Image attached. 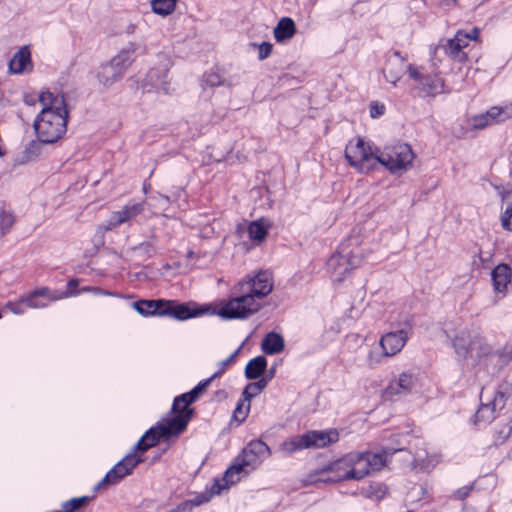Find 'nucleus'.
Listing matches in <instances>:
<instances>
[{
	"label": "nucleus",
	"instance_id": "cd10ccee",
	"mask_svg": "<svg viewBox=\"0 0 512 512\" xmlns=\"http://www.w3.org/2000/svg\"><path fill=\"white\" fill-rule=\"evenodd\" d=\"M98 79L104 86L111 85L114 81L119 79L122 74L119 72V68L113 66L110 62L102 65L98 71Z\"/></svg>",
	"mask_w": 512,
	"mask_h": 512
},
{
	"label": "nucleus",
	"instance_id": "9d476101",
	"mask_svg": "<svg viewBox=\"0 0 512 512\" xmlns=\"http://www.w3.org/2000/svg\"><path fill=\"white\" fill-rule=\"evenodd\" d=\"M238 290L250 294L262 306L266 298L273 290V279L268 271H259L253 277H247L240 281Z\"/></svg>",
	"mask_w": 512,
	"mask_h": 512
},
{
	"label": "nucleus",
	"instance_id": "473e14b6",
	"mask_svg": "<svg viewBox=\"0 0 512 512\" xmlns=\"http://www.w3.org/2000/svg\"><path fill=\"white\" fill-rule=\"evenodd\" d=\"M177 0H151V7L154 13L167 16L176 8Z\"/></svg>",
	"mask_w": 512,
	"mask_h": 512
},
{
	"label": "nucleus",
	"instance_id": "4c0bfd02",
	"mask_svg": "<svg viewBox=\"0 0 512 512\" xmlns=\"http://www.w3.org/2000/svg\"><path fill=\"white\" fill-rule=\"evenodd\" d=\"M167 74H168V69L165 68L163 73H162V76L161 78L158 77L157 75V72L154 71L153 69L149 72L148 74V80L155 86L158 87V84H166V81L165 79L167 78Z\"/></svg>",
	"mask_w": 512,
	"mask_h": 512
},
{
	"label": "nucleus",
	"instance_id": "4468645a",
	"mask_svg": "<svg viewBox=\"0 0 512 512\" xmlns=\"http://www.w3.org/2000/svg\"><path fill=\"white\" fill-rule=\"evenodd\" d=\"M512 118V105L491 107L486 113L476 115L470 119L471 127L479 130L498 124Z\"/></svg>",
	"mask_w": 512,
	"mask_h": 512
},
{
	"label": "nucleus",
	"instance_id": "1a4fd4ad",
	"mask_svg": "<svg viewBox=\"0 0 512 512\" xmlns=\"http://www.w3.org/2000/svg\"><path fill=\"white\" fill-rule=\"evenodd\" d=\"M407 72L416 84V89L421 96L434 97L445 92L444 80L437 74H428L423 67L410 64Z\"/></svg>",
	"mask_w": 512,
	"mask_h": 512
},
{
	"label": "nucleus",
	"instance_id": "4be33fe9",
	"mask_svg": "<svg viewBox=\"0 0 512 512\" xmlns=\"http://www.w3.org/2000/svg\"><path fill=\"white\" fill-rule=\"evenodd\" d=\"M31 67L30 51L27 47L21 48L11 59L9 69L12 73L19 74Z\"/></svg>",
	"mask_w": 512,
	"mask_h": 512
},
{
	"label": "nucleus",
	"instance_id": "c9c22d12",
	"mask_svg": "<svg viewBox=\"0 0 512 512\" xmlns=\"http://www.w3.org/2000/svg\"><path fill=\"white\" fill-rule=\"evenodd\" d=\"M86 497L73 498L69 501H66L63 505V512H73L83 506L86 502Z\"/></svg>",
	"mask_w": 512,
	"mask_h": 512
},
{
	"label": "nucleus",
	"instance_id": "bb28decb",
	"mask_svg": "<svg viewBox=\"0 0 512 512\" xmlns=\"http://www.w3.org/2000/svg\"><path fill=\"white\" fill-rule=\"evenodd\" d=\"M135 310L142 315H153L163 309L164 300H140L133 303Z\"/></svg>",
	"mask_w": 512,
	"mask_h": 512
},
{
	"label": "nucleus",
	"instance_id": "09e8293b",
	"mask_svg": "<svg viewBox=\"0 0 512 512\" xmlns=\"http://www.w3.org/2000/svg\"><path fill=\"white\" fill-rule=\"evenodd\" d=\"M254 384L259 388V391L261 392L267 385V381L264 379H261L257 382H254Z\"/></svg>",
	"mask_w": 512,
	"mask_h": 512
},
{
	"label": "nucleus",
	"instance_id": "3c124183",
	"mask_svg": "<svg viewBox=\"0 0 512 512\" xmlns=\"http://www.w3.org/2000/svg\"><path fill=\"white\" fill-rule=\"evenodd\" d=\"M486 410H488V406L480 408L476 414L477 418H479Z\"/></svg>",
	"mask_w": 512,
	"mask_h": 512
},
{
	"label": "nucleus",
	"instance_id": "7c9ffc66",
	"mask_svg": "<svg viewBox=\"0 0 512 512\" xmlns=\"http://www.w3.org/2000/svg\"><path fill=\"white\" fill-rule=\"evenodd\" d=\"M443 48L445 53L455 61L466 62L468 60L467 54L461 50L459 43H457L454 37L448 39Z\"/></svg>",
	"mask_w": 512,
	"mask_h": 512
},
{
	"label": "nucleus",
	"instance_id": "4d7b16f0",
	"mask_svg": "<svg viewBox=\"0 0 512 512\" xmlns=\"http://www.w3.org/2000/svg\"><path fill=\"white\" fill-rule=\"evenodd\" d=\"M164 84H158V86H162V89H165V86H163Z\"/></svg>",
	"mask_w": 512,
	"mask_h": 512
},
{
	"label": "nucleus",
	"instance_id": "6e6552de",
	"mask_svg": "<svg viewBox=\"0 0 512 512\" xmlns=\"http://www.w3.org/2000/svg\"><path fill=\"white\" fill-rule=\"evenodd\" d=\"M414 153L407 144H396L386 147L378 156V163L387 167L391 172L407 170L412 166Z\"/></svg>",
	"mask_w": 512,
	"mask_h": 512
},
{
	"label": "nucleus",
	"instance_id": "a18cd8bd",
	"mask_svg": "<svg viewBox=\"0 0 512 512\" xmlns=\"http://www.w3.org/2000/svg\"><path fill=\"white\" fill-rule=\"evenodd\" d=\"M205 83L209 86H216L220 84L219 76L216 74H207L205 76Z\"/></svg>",
	"mask_w": 512,
	"mask_h": 512
},
{
	"label": "nucleus",
	"instance_id": "5fc2aeb1",
	"mask_svg": "<svg viewBox=\"0 0 512 512\" xmlns=\"http://www.w3.org/2000/svg\"><path fill=\"white\" fill-rule=\"evenodd\" d=\"M193 256H194V252L193 251H188L187 258H192Z\"/></svg>",
	"mask_w": 512,
	"mask_h": 512
},
{
	"label": "nucleus",
	"instance_id": "0eeeda50",
	"mask_svg": "<svg viewBox=\"0 0 512 512\" xmlns=\"http://www.w3.org/2000/svg\"><path fill=\"white\" fill-rule=\"evenodd\" d=\"M361 258L347 248L333 254L327 262V270L333 282H341L359 266Z\"/></svg>",
	"mask_w": 512,
	"mask_h": 512
},
{
	"label": "nucleus",
	"instance_id": "2f4dec72",
	"mask_svg": "<svg viewBox=\"0 0 512 512\" xmlns=\"http://www.w3.org/2000/svg\"><path fill=\"white\" fill-rule=\"evenodd\" d=\"M134 51L135 48L131 45L128 49L120 51L114 58H112L110 63L116 68H119V72L123 74L124 70L131 62L130 55Z\"/></svg>",
	"mask_w": 512,
	"mask_h": 512
},
{
	"label": "nucleus",
	"instance_id": "49530a36",
	"mask_svg": "<svg viewBox=\"0 0 512 512\" xmlns=\"http://www.w3.org/2000/svg\"><path fill=\"white\" fill-rule=\"evenodd\" d=\"M480 30L479 28H473L469 33H466L467 40L477 41L479 39Z\"/></svg>",
	"mask_w": 512,
	"mask_h": 512
},
{
	"label": "nucleus",
	"instance_id": "393cba45",
	"mask_svg": "<svg viewBox=\"0 0 512 512\" xmlns=\"http://www.w3.org/2000/svg\"><path fill=\"white\" fill-rule=\"evenodd\" d=\"M237 353L238 351L232 354L226 361L222 362V367L218 372L214 373L209 379L200 382L192 391L182 394L179 400L184 401L186 398H188V401L194 402L198 398L199 394L207 387L210 381L223 372L225 365L230 363L232 359L237 355Z\"/></svg>",
	"mask_w": 512,
	"mask_h": 512
},
{
	"label": "nucleus",
	"instance_id": "ea45409f",
	"mask_svg": "<svg viewBox=\"0 0 512 512\" xmlns=\"http://www.w3.org/2000/svg\"><path fill=\"white\" fill-rule=\"evenodd\" d=\"M14 223V217L11 213H7L2 211L0 213V228L2 230H8L12 227Z\"/></svg>",
	"mask_w": 512,
	"mask_h": 512
},
{
	"label": "nucleus",
	"instance_id": "79ce46f5",
	"mask_svg": "<svg viewBox=\"0 0 512 512\" xmlns=\"http://www.w3.org/2000/svg\"><path fill=\"white\" fill-rule=\"evenodd\" d=\"M455 40L457 43H459V46L461 47V50L468 46L469 40H467L466 32L460 30L458 31L455 36Z\"/></svg>",
	"mask_w": 512,
	"mask_h": 512
},
{
	"label": "nucleus",
	"instance_id": "ddd939ff",
	"mask_svg": "<svg viewBox=\"0 0 512 512\" xmlns=\"http://www.w3.org/2000/svg\"><path fill=\"white\" fill-rule=\"evenodd\" d=\"M180 398L181 395L174 400L172 406L174 416L166 421L167 427L162 428V434L164 435H178L186 428L191 418L192 410L189 408V405L193 403V401H188V398L181 401L179 400Z\"/></svg>",
	"mask_w": 512,
	"mask_h": 512
},
{
	"label": "nucleus",
	"instance_id": "20e7f679",
	"mask_svg": "<svg viewBox=\"0 0 512 512\" xmlns=\"http://www.w3.org/2000/svg\"><path fill=\"white\" fill-rule=\"evenodd\" d=\"M262 306L250 294L238 290L234 286L233 296L221 303L217 315L224 319H246L257 313Z\"/></svg>",
	"mask_w": 512,
	"mask_h": 512
},
{
	"label": "nucleus",
	"instance_id": "864d4df0",
	"mask_svg": "<svg viewBox=\"0 0 512 512\" xmlns=\"http://www.w3.org/2000/svg\"><path fill=\"white\" fill-rule=\"evenodd\" d=\"M44 294H45V290L38 291V292H35V293L33 294V297H34V296H38V295H44Z\"/></svg>",
	"mask_w": 512,
	"mask_h": 512
},
{
	"label": "nucleus",
	"instance_id": "603ef678",
	"mask_svg": "<svg viewBox=\"0 0 512 512\" xmlns=\"http://www.w3.org/2000/svg\"><path fill=\"white\" fill-rule=\"evenodd\" d=\"M511 431V427H508L507 432L501 437L502 439H505L508 437L509 433Z\"/></svg>",
	"mask_w": 512,
	"mask_h": 512
},
{
	"label": "nucleus",
	"instance_id": "a211bd4d",
	"mask_svg": "<svg viewBox=\"0 0 512 512\" xmlns=\"http://www.w3.org/2000/svg\"><path fill=\"white\" fill-rule=\"evenodd\" d=\"M414 384V378L411 374L402 373L399 378L392 381L385 389L383 396L391 399L394 396L409 392Z\"/></svg>",
	"mask_w": 512,
	"mask_h": 512
},
{
	"label": "nucleus",
	"instance_id": "c756f323",
	"mask_svg": "<svg viewBox=\"0 0 512 512\" xmlns=\"http://www.w3.org/2000/svg\"><path fill=\"white\" fill-rule=\"evenodd\" d=\"M268 227L269 225L263 219L251 222L248 226L250 239L262 242L267 236Z\"/></svg>",
	"mask_w": 512,
	"mask_h": 512
},
{
	"label": "nucleus",
	"instance_id": "f257e3e1",
	"mask_svg": "<svg viewBox=\"0 0 512 512\" xmlns=\"http://www.w3.org/2000/svg\"><path fill=\"white\" fill-rule=\"evenodd\" d=\"M385 465L381 454L350 453L309 473L303 480L306 485L318 482L332 483L347 480L359 481Z\"/></svg>",
	"mask_w": 512,
	"mask_h": 512
},
{
	"label": "nucleus",
	"instance_id": "58836bf2",
	"mask_svg": "<svg viewBox=\"0 0 512 512\" xmlns=\"http://www.w3.org/2000/svg\"><path fill=\"white\" fill-rule=\"evenodd\" d=\"M249 408H250L249 403L245 407H244V403L238 404L233 413L234 419L237 420L238 422L244 421L247 416Z\"/></svg>",
	"mask_w": 512,
	"mask_h": 512
},
{
	"label": "nucleus",
	"instance_id": "37998d69",
	"mask_svg": "<svg viewBox=\"0 0 512 512\" xmlns=\"http://www.w3.org/2000/svg\"><path fill=\"white\" fill-rule=\"evenodd\" d=\"M385 107L382 104L374 103L370 107V114L372 117H377L384 113Z\"/></svg>",
	"mask_w": 512,
	"mask_h": 512
},
{
	"label": "nucleus",
	"instance_id": "39448f33",
	"mask_svg": "<svg viewBox=\"0 0 512 512\" xmlns=\"http://www.w3.org/2000/svg\"><path fill=\"white\" fill-rule=\"evenodd\" d=\"M337 440L338 433L334 430L310 431L283 442L281 449L286 453H293L301 449H319Z\"/></svg>",
	"mask_w": 512,
	"mask_h": 512
},
{
	"label": "nucleus",
	"instance_id": "b1692460",
	"mask_svg": "<svg viewBox=\"0 0 512 512\" xmlns=\"http://www.w3.org/2000/svg\"><path fill=\"white\" fill-rule=\"evenodd\" d=\"M440 461V456L438 454L428 455L425 450H419L416 452L413 468L419 471H428L435 467V465Z\"/></svg>",
	"mask_w": 512,
	"mask_h": 512
},
{
	"label": "nucleus",
	"instance_id": "c03bdc74",
	"mask_svg": "<svg viewBox=\"0 0 512 512\" xmlns=\"http://www.w3.org/2000/svg\"><path fill=\"white\" fill-rule=\"evenodd\" d=\"M272 45L269 43H263L259 49L260 59H265L271 53Z\"/></svg>",
	"mask_w": 512,
	"mask_h": 512
},
{
	"label": "nucleus",
	"instance_id": "e433bc0d",
	"mask_svg": "<svg viewBox=\"0 0 512 512\" xmlns=\"http://www.w3.org/2000/svg\"><path fill=\"white\" fill-rule=\"evenodd\" d=\"M512 360V343L507 344L503 347V349L500 352H497V363L499 364H506Z\"/></svg>",
	"mask_w": 512,
	"mask_h": 512
},
{
	"label": "nucleus",
	"instance_id": "aec40b11",
	"mask_svg": "<svg viewBox=\"0 0 512 512\" xmlns=\"http://www.w3.org/2000/svg\"><path fill=\"white\" fill-rule=\"evenodd\" d=\"M492 281L496 292L504 293L511 282V269L506 264H499L492 271Z\"/></svg>",
	"mask_w": 512,
	"mask_h": 512
},
{
	"label": "nucleus",
	"instance_id": "f3484780",
	"mask_svg": "<svg viewBox=\"0 0 512 512\" xmlns=\"http://www.w3.org/2000/svg\"><path fill=\"white\" fill-rule=\"evenodd\" d=\"M203 312V309L191 310L184 304H176L173 301L164 300V306L163 309L159 311V315H170L179 320H186L188 318L200 315Z\"/></svg>",
	"mask_w": 512,
	"mask_h": 512
},
{
	"label": "nucleus",
	"instance_id": "412c9836",
	"mask_svg": "<svg viewBox=\"0 0 512 512\" xmlns=\"http://www.w3.org/2000/svg\"><path fill=\"white\" fill-rule=\"evenodd\" d=\"M404 70V59L395 52L393 57L389 59L387 67L384 69V75L387 81L396 84Z\"/></svg>",
	"mask_w": 512,
	"mask_h": 512
},
{
	"label": "nucleus",
	"instance_id": "7ed1b4c3",
	"mask_svg": "<svg viewBox=\"0 0 512 512\" xmlns=\"http://www.w3.org/2000/svg\"><path fill=\"white\" fill-rule=\"evenodd\" d=\"M453 347L456 354L470 367H488L497 361V352L493 350L488 340L479 334L461 331L455 337Z\"/></svg>",
	"mask_w": 512,
	"mask_h": 512
},
{
	"label": "nucleus",
	"instance_id": "8fccbe9b",
	"mask_svg": "<svg viewBox=\"0 0 512 512\" xmlns=\"http://www.w3.org/2000/svg\"><path fill=\"white\" fill-rule=\"evenodd\" d=\"M24 302L27 304V306L31 307V308H35V307H39L40 305L36 304L34 301H33V297H29V298H26L24 300Z\"/></svg>",
	"mask_w": 512,
	"mask_h": 512
},
{
	"label": "nucleus",
	"instance_id": "6ab92c4d",
	"mask_svg": "<svg viewBox=\"0 0 512 512\" xmlns=\"http://www.w3.org/2000/svg\"><path fill=\"white\" fill-rule=\"evenodd\" d=\"M166 427H167V424L165 422V423H161L158 426L153 427L150 430H148L141 437V439L137 442V444L135 446V450L144 452V451L148 450L149 448L153 447L154 445H156L160 438L170 437L171 435L162 434V428H166Z\"/></svg>",
	"mask_w": 512,
	"mask_h": 512
},
{
	"label": "nucleus",
	"instance_id": "f8f14e48",
	"mask_svg": "<svg viewBox=\"0 0 512 512\" xmlns=\"http://www.w3.org/2000/svg\"><path fill=\"white\" fill-rule=\"evenodd\" d=\"M408 335L404 330L389 332L383 335L379 341L382 354L371 351L368 355L370 365L379 363L384 357H391L399 353L405 346Z\"/></svg>",
	"mask_w": 512,
	"mask_h": 512
},
{
	"label": "nucleus",
	"instance_id": "f704fd0d",
	"mask_svg": "<svg viewBox=\"0 0 512 512\" xmlns=\"http://www.w3.org/2000/svg\"><path fill=\"white\" fill-rule=\"evenodd\" d=\"M243 451L246 452V455H249L251 453L259 460H262L265 456L269 454V447L264 442L256 440L250 442L249 445Z\"/></svg>",
	"mask_w": 512,
	"mask_h": 512
},
{
	"label": "nucleus",
	"instance_id": "6e6d98bb",
	"mask_svg": "<svg viewBox=\"0 0 512 512\" xmlns=\"http://www.w3.org/2000/svg\"><path fill=\"white\" fill-rule=\"evenodd\" d=\"M148 190V187L144 186V192L146 193Z\"/></svg>",
	"mask_w": 512,
	"mask_h": 512
},
{
	"label": "nucleus",
	"instance_id": "a19ab883",
	"mask_svg": "<svg viewBox=\"0 0 512 512\" xmlns=\"http://www.w3.org/2000/svg\"><path fill=\"white\" fill-rule=\"evenodd\" d=\"M259 393V388H257V386L254 383H250L245 387L243 391L244 400L249 403L250 400L253 397L257 396Z\"/></svg>",
	"mask_w": 512,
	"mask_h": 512
},
{
	"label": "nucleus",
	"instance_id": "72a5a7b5",
	"mask_svg": "<svg viewBox=\"0 0 512 512\" xmlns=\"http://www.w3.org/2000/svg\"><path fill=\"white\" fill-rule=\"evenodd\" d=\"M502 199L507 202V206L501 216V224L504 229L512 231V191L505 192Z\"/></svg>",
	"mask_w": 512,
	"mask_h": 512
},
{
	"label": "nucleus",
	"instance_id": "de8ad7c7",
	"mask_svg": "<svg viewBox=\"0 0 512 512\" xmlns=\"http://www.w3.org/2000/svg\"><path fill=\"white\" fill-rule=\"evenodd\" d=\"M7 308H8L10 311H12L13 313H15V314H20V313H22V310L20 309V307H19V306H17V305H15V304H13V303H8V304H7Z\"/></svg>",
	"mask_w": 512,
	"mask_h": 512
},
{
	"label": "nucleus",
	"instance_id": "dca6fc26",
	"mask_svg": "<svg viewBox=\"0 0 512 512\" xmlns=\"http://www.w3.org/2000/svg\"><path fill=\"white\" fill-rule=\"evenodd\" d=\"M144 203H134L125 205L121 210L112 213L110 219L105 226L106 230H111L117 226L124 224L142 213Z\"/></svg>",
	"mask_w": 512,
	"mask_h": 512
},
{
	"label": "nucleus",
	"instance_id": "c85d7f7f",
	"mask_svg": "<svg viewBox=\"0 0 512 512\" xmlns=\"http://www.w3.org/2000/svg\"><path fill=\"white\" fill-rule=\"evenodd\" d=\"M266 366V359L263 356H258L246 365L245 375L248 379H257L265 371Z\"/></svg>",
	"mask_w": 512,
	"mask_h": 512
},
{
	"label": "nucleus",
	"instance_id": "f03ea898",
	"mask_svg": "<svg viewBox=\"0 0 512 512\" xmlns=\"http://www.w3.org/2000/svg\"><path fill=\"white\" fill-rule=\"evenodd\" d=\"M42 105L40 114L34 121V129L43 143H54L66 132L67 111L64 99L46 91L39 95Z\"/></svg>",
	"mask_w": 512,
	"mask_h": 512
},
{
	"label": "nucleus",
	"instance_id": "2eb2a0df",
	"mask_svg": "<svg viewBox=\"0 0 512 512\" xmlns=\"http://www.w3.org/2000/svg\"><path fill=\"white\" fill-rule=\"evenodd\" d=\"M141 462V459L135 453L128 454L118 462L97 485V489L118 483L125 476L131 474L135 466Z\"/></svg>",
	"mask_w": 512,
	"mask_h": 512
},
{
	"label": "nucleus",
	"instance_id": "a878e982",
	"mask_svg": "<svg viewBox=\"0 0 512 512\" xmlns=\"http://www.w3.org/2000/svg\"><path fill=\"white\" fill-rule=\"evenodd\" d=\"M261 348L266 354H278L284 349V340L279 334L271 332L264 338Z\"/></svg>",
	"mask_w": 512,
	"mask_h": 512
},
{
	"label": "nucleus",
	"instance_id": "9b49d317",
	"mask_svg": "<svg viewBox=\"0 0 512 512\" xmlns=\"http://www.w3.org/2000/svg\"><path fill=\"white\" fill-rule=\"evenodd\" d=\"M260 461L261 460L253 456L251 453L246 455V452L243 451L241 456L236 459V462L225 472L221 480L224 482V484L221 485L220 481L216 483L217 493H220L221 490L228 488L229 485L240 481V479L243 476H246L251 470H253L260 463Z\"/></svg>",
	"mask_w": 512,
	"mask_h": 512
},
{
	"label": "nucleus",
	"instance_id": "5701e85b",
	"mask_svg": "<svg viewBox=\"0 0 512 512\" xmlns=\"http://www.w3.org/2000/svg\"><path fill=\"white\" fill-rule=\"evenodd\" d=\"M296 33L294 21L289 17H283L274 28V37L277 42L291 39Z\"/></svg>",
	"mask_w": 512,
	"mask_h": 512
},
{
	"label": "nucleus",
	"instance_id": "423d86ee",
	"mask_svg": "<svg viewBox=\"0 0 512 512\" xmlns=\"http://www.w3.org/2000/svg\"><path fill=\"white\" fill-rule=\"evenodd\" d=\"M345 157L361 173H369L378 164V156L361 138L352 139L346 146Z\"/></svg>",
	"mask_w": 512,
	"mask_h": 512
}]
</instances>
